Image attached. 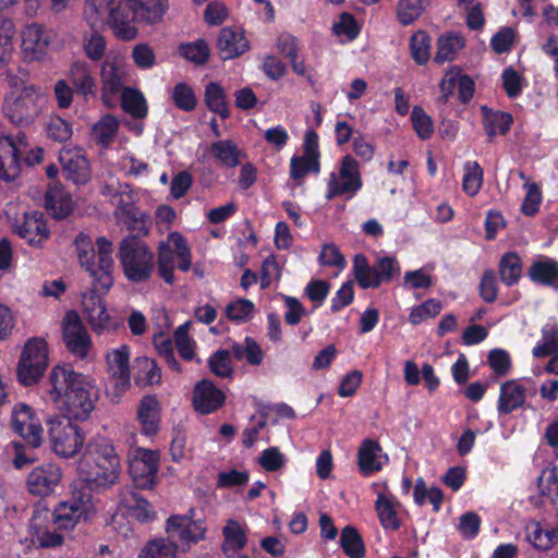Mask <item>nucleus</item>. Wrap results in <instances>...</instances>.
<instances>
[{
    "label": "nucleus",
    "instance_id": "nucleus-1",
    "mask_svg": "<svg viewBox=\"0 0 558 558\" xmlns=\"http://www.w3.org/2000/svg\"><path fill=\"white\" fill-rule=\"evenodd\" d=\"M49 381V396L62 416L80 421L89 417L98 400V389L86 376L74 372L70 365H57Z\"/></svg>",
    "mask_w": 558,
    "mask_h": 558
},
{
    "label": "nucleus",
    "instance_id": "nucleus-2",
    "mask_svg": "<svg viewBox=\"0 0 558 558\" xmlns=\"http://www.w3.org/2000/svg\"><path fill=\"white\" fill-rule=\"evenodd\" d=\"M8 82L12 90L4 98L3 113L14 125L29 126L41 113L45 95L40 87L28 81L26 72H8Z\"/></svg>",
    "mask_w": 558,
    "mask_h": 558
},
{
    "label": "nucleus",
    "instance_id": "nucleus-3",
    "mask_svg": "<svg viewBox=\"0 0 558 558\" xmlns=\"http://www.w3.org/2000/svg\"><path fill=\"white\" fill-rule=\"evenodd\" d=\"M82 480L96 487H111L119 478L120 462L113 446L106 440L89 442L78 461Z\"/></svg>",
    "mask_w": 558,
    "mask_h": 558
},
{
    "label": "nucleus",
    "instance_id": "nucleus-4",
    "mask_svg": "<svg viewBox=\"0 0 558 558\" xmlns=\"http://www.w3.org/2000/svg\"><path fill=\"white\" fill-rule=\"evenodd\" d=\"M80 265L85 268L90 277H97L100 287L110 288L113 283V244L105 236L96 240L97 252L92 238L84 232L78 233L74 239Z\"/></svg>",
    "mask_w": 558,
    "mask_h": 558
},
{
    "label": "nucleus",
    "instance_id": "nucleus-5",
    "mask_svg": "<svg viewBox=\"0 0 558 558\" xmlns=\"http://www.w3.org/2000/svg\"><path fill=\"white\" fill-rule=\"evenodd\" d=\"M118 257L130 281L143 282L149 279L155 267L154 254L140 239L124 238L120 242Z\"/></svg>",
    "mask_w": 558,
    "mask_h": 558
},
{
    "label": "nucleus",
    "instance_id": "nucleus-6",
    "mask_svg": "<svg viewBox=\"0 0 558 558\" xmlns=\"http://www.w3.org/2000/svg\"><path fill=\"white\" fill-rule=\"evenodd\" d=\"M48 435L52 450L62 458L77 454L85 441L82 428L64 416H56L48 421Z\"/></svg>",
    "mask_w": 558,
    "mask_h": 558
},
{
    "label": "nucleus",
    "instance_id": "nucleus-7",
    "mask_svg": "<svg viewBox=\"0 0 558 558\" xmlns=\"http://www.w3.org/2000/svg\"><path fill=\"white\" fill-rule=\"evenodd\" d=\"M48 366L47 342L43 338L26 341L17 365V378L24 386L39 380Z\"/></svg>",
    "mask_w": 558,
    "mask_h": 558
},
{
    "label": "nucleus",
    "instance_id": "nucleus-8",
    "mask_svg": "<svg viewBox=\"0 0 558 558\" xmlns=\"http://www.w3.org/2000/svg\"><path fill=\"white\" fill-rule=\"evenodd\" d=\"M169 243L173 244L174 251L168 244L162 243L158 250L157 268L159 277L166 283L173 284L175 256L179 259L178 267L182 271H187L191 268L192 260L186 241L179 232L169 234Z\"/></svg>",
    "mask_w": 558,
    "mask_h": 558
},
{
    "label": "nucleus",
    "instance_id": "nucleus-9",
    "mask_svg": "<svg viewBox=\"0 0 558 558\" xmlns=\"http://www.w3.org/2000/svg\"><path fill=\"white\" fill-rule=\"evenodd\" d=\"M396 270H399L397 260L389 256L378 258L373 266L363 254L355 255L353 260L354 277L363 289L377 288L381 282L390 281Z\"/></svg>",
    "mask_w": 558,
    "mask_h": 558
},
{
    "label": "nucleus",
    "instance_id": "nucleus-10",
    "mask_svg": "<svg viewBox=\"0 0 558 558\" xmlns=\"http://www.w3.org/2000/svg\"><path fill=\"white\" fill-rule=\"evenodd\" d=\"M158 453L154 450L135 448L129 453V472L136 487L151 489L158 472Z\"/></svg>",
    "mask_w": 558,
    "mask_h": 558
},
{
    "label": "nucleus",
    "instance_id": "nucleus-11",
    "mask_svg": "<svg viewBox=\"0 0 558 558\" xmlns=\"http://www.w3.org/2000/svg\"><path fill=\"white\" fill-rule=\"evenodd\" d=\"M62 341L69 352L80 359H85L93 342L81 317L75 311L65 313L61 323Z\"/></svg>",
    "mask_w": 558,
    "mask_h": 558
},
{
    "label": "nucleus",
    "instance_id": "nucleus-12",
    "mask_svg": "<svg viewBox=\"0 0 558 558\" xmlns=\"http://www.w3.org/2000/svg\"><path fill=\"white\" fill-rule=\"evenodd\" d=\"M135 21L137 17L132 0L109 1L107 24L119 39L132 40L137 36Z\"/></svg>",
    "mask_w": 558,
    "mask_h": 558
},
{
    "label": "nucleus",
    "instance_id": "nucleus-13",
    "mask_svg": "<svg viewBox=\"0 0 558 558\" xmlns=\"http://www.w3.org/2000/svg\"><path fill=\"white\" fill-rule=\"evenodd\" d=\"M126 70L119 58L106 59L100 69L101 100L107 107H112L116 97L123 93Z\"/></svg>",
    "mask_w": 558,
    "mask_h": 558
},
{
    "label": "nucleus",
    "instance_id": "nucleus-14",
    "mask_svg": "<svg viewBox=\"0 0 558 558\" xmlns=\"http://www.w3.org/2000/svg\"><path fill=\"white\" fill-rule=\"evenodd\" d=\"M362 185L356 160L347 155L342 158L339 174L331 173L328 181L327 198L343 194H354Z\"/></svg>",
    "mask_w": 558,
    "mask_h": 558
},
{
    "label": "nucleus",
    "instance_id": "nucleus-15",
    "mask_svg": "<svg viewBox=\"0 0 558 558\" xmlns=\"http://www.w3.org/2000/svg\"><path fill=\"white\" fill-rule=\"evenodd\" d=\"M28 144L25 136L17 142L9 136H0V179L10 182L20 173L21 156L26 154Z\"/></svg>",
    "mask_w": 558,
    "mask_h": 558
},
{
    "label": "nucleus",
    "instance_id": "nucleus-16",
    "mask_svg": "<svg viewBox=\"0 0 558 558\" xmlns=\"http://www.w3.org/2000/svg\"><path fill=\"white\" fill-rule=\"evenodd\" d=\"M206 527L201 521H194L189 515H171L167 520L166 532L169 539H178L182 546L190 547L205 537ZM185 550V547H182Z\"/></svg>",
    "mask_w": 558,
    "mask_h": 558
},
{
    "label": "nucleus",
    "instance_id": "nucleus-17",
    "mask_svg": "<svg viewBox=\"0 0 558 558\" xmlns=\"http://www.w3.org/2000/svg\"><path fill=\"white\" fill-rule=\"evenodd\" d=\"M15 232L29 245L40 247L49 238L44 215L38 211L25 213L21 221L15 223Z\"/></svg>",
    "mask_w": 558,
    "mask_h": 558
},
{
    "label": "nucleus",
    "instance_id": "nucleus-18",
    "mask_svg": "<svg viewBox=\"0 0 558 558\" xmlns=\"http://www.w3.org/2000/svg\"><path fill=\"white\" fill-rule=\"evenodd\" d=\"M226 396L213 381L202 379L193 390V407L199 414H209L218 410L225 403Z\"/></svg>",
    "mask_w": 558,
    "mask_h": 558
},
{
    "label": "nucleus",
    "instance_id": "nucleus-19",
    "mask_svg": "<svg viewBox=\"0 0 558 558\" xmlns=\"http://www.w3.org/2000/svg\"><path fill=\"white\" fill-rule=\"evenodd\" d=\"M61 478L60 469L47 464L44 466L35 468L27 476V488L32 495L48 496L50 495Z\"/></svg>",
    "mask_w": 558,
    "mask_h": 558
},
{
    "label": "nucleus",
    "instance_id": "nucleus-20",
    "mask_svg": "<svg viewBox=\"0 0 558 558\" xmlns=\"http://www.w3.org/2000/svg\"><path fill=\"white\" fill-rule=\"evenodd\" d=\"M129 359L128 345H121L107 354L108 368L114 379V387L119 390H125L130 386Z\"/></svg>",
    "mask_w": 558,
    "mask_h": 558
},
{
    "label": "nucleus",
    "instance_id": "nucleus-21",
    "mask_svg": "<svg viewBox=\"0 0 558 558\" xmlns=\"http://www.w3.org/2000/svg\"><path fill=\"white\" fill-rule=\"evenodd\" d=\"M217 46L222 60L236 58L250 49L248 40L244 34L230 27H223L220 31Z\"/></svg>",
    "mask_w": 558,
    "mask_h": 558
},
{
    "label": "nucleus",
    "instance_id": "nucleus-22",
    "mask_svg": "<svg viewBox=\"0 0 558 558\" xmlns=\"http://www.w3.org/2000/svg\"><path fill=\"white\" fill-rule=\"evenodd\" d=\"M526 391V387L517 379H510L501 384L497 407L499 414H509L523 407Z\"/></svg>",
    "mask_w": 558,
    "mask_h": 558
},
{
    "label": "nucleus",
    "instance_id": "nucleus-23",
    "mask_svg": "<svg viewBox=\"0 0 558 558\" xmlns=\"http://www.w3.org/2000/svg\"><path fill=\"white\" fill-rule=\"evenodd\" d=\"M62 171L68 180L76 184H84L90 178L88 160L78 151L66 150L60 155Z\"/></svg>",
    "mask_w": 558,
    "mask_h": 558
},
{
    "label": "nucleus",
    "instance_id": "nucleus-24",
    "mask_svg": "<svg viewBox=\"0 0 558 558\" xmlns=\"http://www.w3.org/2000/svg\"><path fill=\"white\" fill-rule=\"evenodd\" d=\"M119 505L138 521H149L155 517L151 505L133 487H125L120 492Z\"/></svg>",
    "mask_w": 558,
    "mask_h": 558
},
{
    "label": "nucleus",
    "instance_id": "nucleus-25",
    "mask_svg": "<svg viewBox=\"0 0 558 558\" xmlns=\"http://www.w3.org/2000/svg\"><path fill=\"white\" fill-rule=\"evenodd\" d=\"M24 425L28 426V446L33 449L39 447L43 439V428L34 417L31 407L26 404H17L12 412V426L13 429H22Z\"/></svg>",
    "mask_w": 558,
    "mask_h": 558
},
{
    "label": "nucleus",
    "instance_id": "nucleus-26",
    "mask_svg": "<svg viewBox=\"0 0 558 558\" xmlns=\"http://www.w3.org/2000/svg\"><path fill=\"white\" fill-rule=\"evenodd\" d=\"M70 78L76 93L81 95L85 101L97 97L96 80L86 62H74L70 69Z\"/></svg>",
    "mask_w": 558,
    "mask_h": 558
},
{
    "label": "nucleus",
    "instance_id": "nucleus-27",
    "mask_svg": "<svg viewBox=\"0 0 558 558\" xmlns=\"http://www.w3.org/2000/svg\"><path fill=\"white\" fill-rule=\"evenodd\" d=\"M49 35L38 24L26 26L22 33V48L27 57L40 58L49 45Z\"/></svg>",
    "mask_w": 558,
    "mask_h": 558
},
{
    "label": "nucleus",
    "instance_id": "nucleus-28",
    "mask_svg": "<svg viewBox=\"0 0 558 558\" xmlns=\"http://www.w3.org/2000/svg\"><path fill=\"white\" fill-rule=\"evenodd\" d=\"M48 509L45 506H41L40 504L36 505L33 517H32V525L36 529V537L37 543L43 548H52L60 546L65 537V533L56 530V526L52 525V529L46 527L41 529L39 520L41 515L47 517Z\"/></svg>",
    "mask_w": 558,
    "mask_h": 558
},
{
    "label": "nucleus",
    "instance_id": "nucleus-29",
    "mask_svg": "<svg viewBox=\"0 0 558 558\" xmlns=\"http://www.w3.org/2000/svg\"><path fill=\"white\" fill-rule=\"evenodd\" d=\"M136 193L129 184L119 183V191L114 192L112 205L117 207L114 216L125 217L126 221L136 223L138 221V210L134 206Z\"/></svg>",
    "mask_w": 558,
    "mask_h": 558
},
{
    "label": "nucleus",
    "instance_id": "nucleus-30",
    "mask_svg": "<svg viewBox=\"0 0 558 558\" xmlns=\"http://www.w3.org/2000/svg\"><path fill=\"white\" fill-rule=\"evenodd\" d=\"M45 206L56 219L68 217L73 209L71 196L59 185H51L48 189L45 196Z\"/></svg>",
    "mask_w": 558,
    "mask_h": 558
},
{
    "label": "nucleus",
    "instance_id": "nucleus-31",
    "mask_svg": "<svg viewBox=\"0 0 558 558\" xmlns=\"http://www.w3.org/2000/svg\"><path fill=\"white\" fill-rule=\"evenodd\" d=\"M225 542L222 550L228 558H242L240 550L246 546L244 529L235 520H228L223 527Z\"/></svg>",
    "mask_w": 558,
    "mask_h": 558
},
{
    "label": "nucleus",
    "instance_id": "nucleus-32",
    "mask_svg": "<svg viewBox=\"0 0 558 558\" xmlns=\"http://www.w3.org/2000/svg\"><path fill=\"white\" fill-rule=\"evenodd\" d=\"M137 416L143 433L147 436L155 435L158 432L160 421V405L158 400L153 396L144 397L141 401Z\"/></svg>",
    "mask_w": 558,
    "mask_h": 558
},
{
    "label": "nucleus",
    "instance_id": "nucleus-33",
    "mask_svg": "<svg viewBox=\"0 0 558 558\" xmlns=\"http://www.w3.org/2000/svg\"><path fill=\"white\" fill-rule=\"evenodd\" d=\"M529 276L534 282L558 288V262L553 258H539L530 266Z\"/></svg>",
    "mask_w": 558,
    "mask_h": 558
},
{
    "label": "nucleus",
    "instance_id": "nucleus-34",
    "mask_svg": "<svg viewBox=\"0 0 558 558\" xmlns=\"http://www.w3.org/2000/svg\"><path fill=\"white\" fill-rule=\"evenodd\" d=\"M380 452L381 447L377 441L365 439L362 442L357 452V461L363 474L368 475L381 469Z\"/></svg>",
    "mask_w": 558,
    "mask_h": 558
},
{
    "label": "nucleus",
    "instance_id": "nucleus-35",
    "mask_svg": "<svg viewBox=\"0 0 558 558\" xmlns=\"http://www.w3.org/2000/svg\"><path fill=\"white\" fill-rule=\"evenodd\" d=\"M138 22L157 24L168 10V0H132Z\"/></svg>",
    "mask_w": 558,
    "mask_h": 558
},
{
    "label": "nucleus",
    "instance_id": "nucleus-36",
    "mask_svg": "<svg viewBox=\"0 0 558 558\" xmlns=\"http://www.w3.org/2000/svg\"><path fill=\"white\" fill-rule=\"evenodd\" d=\"M179 545L169 538H155L147 542L138 554V558H179Z\"/></svg>",
    "mask_w": 558,
    "mask_h": 558
},
{
    "label": "nucleus",
    "instance_id": "nucleus-37",
    "mask_svg": "<svg viewBox=\"0 0 558 558\" xmlns=\"http://www.w3.org/2000/svg\"><path fill=\"white\" fill-rule=\"evenodd\" d=\"M463 47L464 38L462 36L454 33L442 35L437 40V52L434 61L439 64L451 61Z\"/></svg>",
    "mask_w": 558,
    "mask_h": 558
},
{
    "label": "nucleus",
    "instance_id": "nucleus-38",
    "mask_svg": "<svg viewBox=\"0 0 558 558\" xmlns=\"http://www.w3.org/2000/svg\"><path fill=\"white\" fill-rule=\"evenodd\" d=\"M108 0H86L83 16L89 28H105L108 19Z\"/></svg>",
    "mask_w": 558,
    "mask_h": 558
},
{
    "label": "nucleus",
    "instance_id": "nucleus-39",
    "mask_svg": "<svg viewBox=\"0 0 558 558\" xmlns=\"http://www.w3.org/2000/svg\"><path fill=\"white\" fill-rule=\"evenodd\" d=\"M209 153L221 166L234 168L240 163V150L233 141L214 142L209 147Z\"/></svg>",
    "mask_w": 558,
    "mask_h": 558
},
{
    "label": "nucleus",
    "instance_id": "nucleus-40",
    "mask_svg": "<svg viewBox=\"0 0 558 558\" xmlns=\"http://www.w3.org/2000/svg\"><path fill=\"white\" fill-rule=\"evenodd\" d=\"M83 517L77 509L65 501L60 502L52 512V525L68 534L80 522Z\"/></svg>",
    "mask_w": 558,
    "mask_h": 558
},
{
    "label": "nucleus",
    "instance_id": "nucleus-41",
    "mask_svg": "<svg viewBox=\"0 0 558 558\" xmlns=\"http://www.w3.org/2000/svg\"><path fill=\"white\" fill-rule=\"evenodd\" d=\"M340 544L347 556L350 558H364L365 547L362 536L357 530L351 525L342 529Z\"/></svg>",
    "mask_w": 558,
    "mask_h": 558
},
{
    "label": "nucleus",
    "instance_id": "nucleus-42",
    "mask_svg": "<svg viewBox=\"0 0 558 558\" xmlns=\"http://www.w3.org/2000/svg\"><path fill=\"white\" fill-rule=\"evenodd\" d=\"M499 275L501 281L507 286L518 282L522 272V263L518 254L513 252L502 255L499 262Z\"/></svg>",
    "mask_w": 558,
    "mask_h": 558
},
{
    "label": "nucleus",
    "instance_id": "nucleus-43",
    "mask_svg": "<svg viewBox=\"0 0 558 558\" xmlns=\"http://www.w3.org/2000/svg\"><path fill=\"white\" fill-rule=\"evenodd\" d=\"M118 128V120L113 116L107 114L94 124L92 129V137L102 147H108L112 143Z\"/></svg>",
    "mask_w": 558,
    "mask_h": 558
},
{
    "label": "nucleus",
    "instance_id": "nucleus-44",
    "mask_svg": "<svg viewBox=\"0 0 558 558\" xmlns=\"http://www.w3.org/2000/svg\"><path fill=\"white\" fill-rule=\"evenodd\" d=\"M122 108L131 116L142 119L147 116L146 100L141 92L128 87L121 94Z\"/></svg>",
    "mask_w": 558,
    "mask_h": 558
},
{
    "label": "nucleus",
    "instance_id": "nucleus-45",
    "mask_svg": "<svg viewBox=\"0 0 558 558\" xmlns=\"http://www.w3.org/2000/svg\"><path fill=\"white\" fill-rule=\"evenodd\" d=\"M205 102L209 110L219 114L222 119H227L229 117L226 93L218 83L211 82L206 86Z\"/></svg>",
    "mask_w": 558,
    "mask_h": 558
},
{
    "label": "nucleus",
    "instance_id": "nucleus-46",
    "mask_svg": "<svg viewBox=\"0 0 558 558\" xmlns=\"http://www.w3.org/2000/svg\"><path fill=\"white\" fill-rule=\"evenodd\" d=\"M105 28H90L89 31H85L83 34V44L86 56L93 60H100L106 50V40L101 35V32Z\"/></svg>",
    "mask_w": 558,
    "mask_h": 558
},
{
    "label": "nucleus",
    "instance_id": "nucleus-47",
    "mask_svg": "<svg viewBox=\"0 0 558 558\" xmlns=\"http://www.w3.org/2000/svg\"><path fill=\"white\" fill-rule=\"evenodd\" d=\"M208 367L217 377L232 378L234 371L231 361V352L229 350L216 351L208 359Z\"/></svg>",
    "mask_w": 558,
    "mask_h": 558
},
{
    "label": "nucleus",
    "instance_id": "nucleus-48",
    "mask_svg": "<svg viewBox=\"0 0 558 558\" xmlns=\"http://www.w3.org/2000/svg\"><path fill=\"white\" fill-rule=\"evenodd\" d=\"M65 502L77 509V513L84 517V520H88L96 512L90 489L87 487L73 490L71 499Z\"/></svg>",
    "mask_w": 558,
    "mask_h": 558
},
{
    "label": "nucleus",
    "instance_id": "nucleus-49",
    "mask_svg": "<svg viewBox=\"0 0 558 558\" xmlns=\"http://www.w3.org/2000/svg\"><path fill=\"white\" fill-rule=\"evenodd\" d=\"M543 342L533 349L535 357H545L558 353V326L546 325L542 330Z\"/></svg>",
    "mask_w": 558,
    "mask_h": 558
},
{
    "label": "nucleus",
    "instance_id": "nucleus-50",
    "mask_svg": "<svg viewBox=\"0 0 558 558\" xmlns=\"http://www.w3.org/2000/svg\"><path fill=\"white\" fill-rule=\"evenodd\" d=\"M483 184V169L476 161H469L464 166L462 189L470 195L475 196Z\"/></svg>",
    "mask_w": 558,
    "mask_h": 558
},
{
    "label": "nucleus",
    "instance_id": "nucleus-51",
    "mask_svg": "<svg viewBox=\"0 0 558 558\" xmlns=\"http://www.w3.org/2000/svg\"><path fill=\"white\" fill-rule=\"evenodd\" d=\"M378 518L380 520L381 525L385 529L397 530L400 526L399 519L397 517L396 509L390 499H388L385 495L379 494L375 504Z\"/></svg>",
    "mask_w": 558,
    "mask_h": 558
},
{
    "label": "nucleus",
    "instance_id": "nucleus-52",
    "mask_svg": "<svg viewBox=\"0 0 558 558\" xmlns=\"http://www.w3.org/2000/svg\"><path fill=\"white\" fill-rule=\"evenodd\" d=\"M430 41V37L424 31H418L411 37V56L417 64H425L429 60Z\"/></svg>",
    "mask_w": 558,
    "mask_h": 558
},
{
    "label": "nucleus",
    "instance_id": "nucleus-53",
    "mask_svg": "<svg viewBox=\"0 0 558 558\" xmlns=\"http://www.w3.org/2000/svg\"><path fill=\"white\" fill-rule=\"evenodd\" d=\"M191 322L179 326L174 331V341L180 356L185 361L193 360L195 355V341L190 337Z\"/></svg>",
    "mask_w": 558,
    "mask_h": 558
},
{
    "label": "nucleus",
    "instance_id": "nucleus-54",
    "mask_svg": "<svg viewBox=\"0 0 558 558\" xmlns=\"http://www.w3.org/2000/svg\"><path fill=\"white\" fill-rule=\"evenodd\" d=\"M427 0H400L398 5V19L401 24L413 23L426 8Z\"/></svg>",
    "mask_w": 558,
    "mask_h": 558
},
{
    "label": "nucleus",
    "instance_id": "nucleus-55",
    "mask_svg": "<svg viewBox=\"0 0 558 558\" xmlns=\"http://www.w3.org/2000/svg\"><path fill=\"white\" fill-rule=\"evenodd\" d=\"M512 117L506 112H494L485 117V130L487 135L492 138L497 134H506L512 123Z\"/></svg>",
    "mask_w": 558,
    "mask_h": 558
},
{
    "label": "nucleus",
    "instance_id": "nucleus-56",
    "mask_svg": "<svg viewBox=\"0 0 558 558\" xmlns=\"http://www.w3.org/2000/svg\"><path fill=\"white\" fill-rule=\"evenodd\" d=\"M88 324L96 333H104L105 331L114 330L118 324L112 322L106 305L97 307V310L86 314Z\"/></svg>",
    "mask_w": 558,
    "mask_h": 558
},
{
    "label": "nucleus",
    "instance_id": "nucleus-57",
    "mask_svg": "<svg viewBox=\"0 0 558 558\" xmlns=\"http://www.w3.org/2000/svg\"><path fill=\"white\" fill-rule=\"evenodd\" d=\"M290 174L295 181L303 180L308 172H319V160L310 159L304 156H293L290 162Z\"/></svg>",
    "mask_w": 558,
    "mask_h": 558
},
{
    "label": "nucleus",
    "instance_id": "nucleus-58",
    "mask_svg": "<svg viewBox=\"0 0 558 558\" xmlns=\"http://www.w3.org/2000/svg\"><path fill=\"white\" fill-rule=\"evenodd\" d=\"M93 279L92 281V288L87 293L83 294V310L85 315L97 310V307H100L104 305V301L101 299V294H105L108 292L110 288H101L100 283L98 281L97 277H90Z\"/></svg>",
    "mask_w": 558,
    "mask_h": 558
},
{
    "label": "nucleus",
    "instance_id": "nucleus-59",
    "mask_svg": "<svg viewBox=\"0 0 558 558\" xmlns=\"http://www.w3.org/2000/svg\"><path fill=\"white\" fill-rule=\"evenodd\" d=\"M180 53L196 64H203L209 57V48L205 40H197L193 44L181 45Z\"/></svg>",
    "mask_w": 558,
    "mask_h": 558
},
{
    "label": "nucleus",
    "instance_id": "nucleus-60",
    "mask_svg": "<svg viewBox=\"0 0 558 558\" xmlns=\"http://www.w3.org/2000/svg\"><path fill=\"white\" fill-rule=\"evenodd\" d=\"M529 539L536 548L546 550L558 542V525L551 530L544 531L538 524L533 526L532 532L529 534Z\"/></svg>",
    "mask_w": 558,
    "mask_h": 558
},
{
    "label": "nucleus",
    "instance_id": "nucleus-61",
    "mask_svg": "<svg viewBox=\"0 0 558 558\" xmlns=\"http://www.w3.org/2000/svg\"><path fill=\"white\" fill-rule=\"evenodd\" d=\"M172 99L175 106L184 111H192L196 107L194 92L185 83H179L174 86Z\"/></svg>",
    "mask_w": 558,
    "mask_h": 558
},
{
    "label": "nucleus",
    "instance_id": "nucleus-62",
    "mask_svg": "<svg viewBox=\"0 0 558 558\" xmlns=\"http://www.w3.org/2000/svg\"><path fill=\"white\" fill-rule=\"evenodd\" d=\"M413 128L422 140H427L434 132L432 119L418 106H415L411 113Z\"/></svg>",
    "mask_w": 558,
    "mask_h": 558
},
{
    "label": "nucleus",
    "instance_id": "nucleus-63",
    "mask_svg": "<svg viewBox=\"0 0 558 558\" xmlns=\"http://www.w3.org/2000/svg\"><path fill=\"white\" fill-rule=\"evenodd\" d=\"M154 344L159 353V355L165 360L168 366L177 372L181 373V366L179 362L175 360L173 344L171 339L165 337L163 335H159L155 337Z\"/></svg>",
    "mask_w": 558,
    "mask_h": 558
},
{
    "label": "nucleus",
    "instance_id": "nucleus-64",
    "mask_svg": "<svg viewBox=\"0 0 558 558\" xmlns=\"http://www.w3.org/2000/svg\"><path fill=\"white\" fill-rule=\"evenodd\" d=\"M47 135L57 142H66L72 136V125L64 119L56 116L47 124Z\"/></svg>",
    "mask_w": 558,
    "mask_h": 558
}]
</instances>
